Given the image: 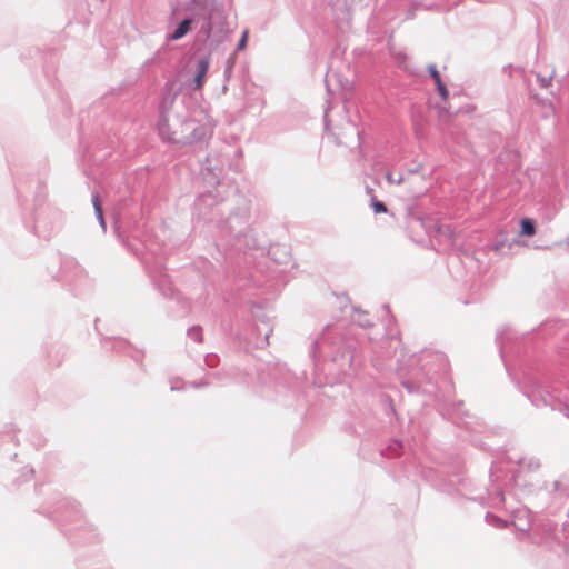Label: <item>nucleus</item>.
<instances>
[{"label":"nucleus","instance_id":"nucleus-1","mask_svg":"<svg viewBox=\"0 0 569 569\" xmlns=\"http://www.w3.org/2000/svg\"><path fill=\"white\" fill-rule=\"evenodd\" d=\"M170 128V122L167 119H163L158 124V131L162 139L174 142V143H193L203 138H206L211 128L209 124L197 126L196 120H193V128L190 132L172 130L168 132L167 130Z\"/></svg>","mask_w":569,"mask_h":569},{"label":"nucleus","instance_id":"nucleus-2","mask_svg":"<svg viewBox=\"0 0 569 569\" xmlns=\"http://www.w3.org/2000/svg\"><path fill=\"white\" fill-rule=\"evenodd\" d=\"M209 70V60L208 59H201L197 63V72L194 74V89L200 90L207 78V73Z\"/></svg>","mask_w":569,"mask_h":569},{"label":"nucleus","instance_id":"nucleus-3","mask_svg":"<svg viewBox=\"0 0 569 569\" xmlns=\"http://www.w3.org/2000/svg\"><path fill=\"white\" fill-rule=\"evenodd\" d=\"M192 20L186 19L183 20L178 28L174 30V32L170 36L171 40H179L183 38L190 30H191Z\"/></svg>","mask_w":569,"mask_h":569},{"label":"nucleus","instance_id":"nucleus-4","mask_svg":"<svg viewBox=\"0 0 569 569\" xmlns=\"http://www.w3.org/2000/svg\"><path fill=\"white\" fill-rule=\"evenodd\" d=\"M91 200H92V206L94 208V212L99 220V223L102 227V229L106 230V221H104V217H103L100 197L98 194H93Z\"/></svg>","mask_w":569,"mask_h":569},{"label":"nucleus","instance_id":"nucleus-5","mask_svg":"<svg viewBox=\"0 0 569 569\" xmlns=\"http://www.w3.org/2000/svg\"><path fill=\"white\" fill-rule=\"evenodd\" d=\"M192 128H193V119L186 120V121L177 120V121H173L172 123H170V128L167 131L171 132L172 130H178V131L190 132V131H192Z\"/></svg>","mask_w":569,"mask_h":569},{"label":"nucleus","instance_id":"nucleus-6","mask_svg":"<svg viewBox=\"0 0 569 569\" xmlns=\"http://www.w3.org/2000/svg\"><path fill=\"white\" fill-rule=\"evenodd\" d=\"M536 232L535 223L531 219L525 218L521 220V233L525 236H533Z\"/></svg>","mask_w":569,"mask_h":569},{"label":"nucleus","instance_id":"nucleus-7","mask_svg":"<svg viewBox=\"0 0 569 569\" xmlns=\"http://www.w3.org/2000/svg\"><path fill=\"white\" fill-rule=\"evenodd\" d=\"M372 208L376 213L387 212V207L381 201H372Z\"/></svg>","mask_w":569,"mask_h":569},{"label":"nucleus","instance_id":"nucleus-8","mask_svg":"<svg viewBox=\"0 0 569 569\" xmlns=\"http://www.w3.org/2000/svg\"><path fill=\"white\" fill-rule=\"evenodd\" d=\"M429 72H430L431 78L435 80L436 84L442 82L441 78H440V73L435 66L429 67Z\"/></svg>","mask_w":569,"mask_h":569},{"label":"nucleus","instance_id":"nucleus-9","mask_svg":"<svg viewBox=\"0 0 569 569\" xmlns=\"http://www.w3.org/2000/svg\"><path fill=\"white\" fill-rule=\"evenodd\" d=\"M437 86V89H438V92L440 94V97L443 99V100H447L448 99V89L446 88V86L443 84V82H440Z\"/></svg>","mask_w":569,"mask_h":569},{"label":"nucleus","instance_id":"nucleus-10","mask_svg":"<svg viewBox=\"0 0 569 569\" xmlns=\"http://www.w3.org/2000/svg\"><path fill=\"white\" fill-rule=\"evenodd\" d=\"M437 86V89H438V92L440 94V97L443 99V100H447L448 99V89L446 88V86L443 84V82H440Z\"/></svg>","mask_w":569,"mask_h":569},{"label":"nucleus","instance_id":"nucleus-11","mask_svg":"<svg viewBox=\"0 0 569 569\" xmlns=\"http://www.w3.org/2000/svg\"><path fill=\"white\" fill-rule=\"evenodd\" d=\"M247 41H248V30H244L243 33H242V37L238 43V50H243L247 46Z\"/></svg>","mask_w":569,"mask_h":569},{"label":"nucleus","instance_id":"nucleus-12","mask_svg":"<svg viewBox=\"0 0 569 569\" xmlns=\"http://www.w3.org/2000/svg\"><path fill=\"white\" fill-rule=\"evenodd\" d=\"M426 192H427V189H425V190H422V191L418 192L417 197H421V196L426 194Z\"/></svg>","mask_w":569,"mask_h":569}]
</instances>
